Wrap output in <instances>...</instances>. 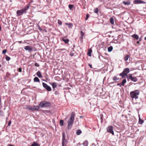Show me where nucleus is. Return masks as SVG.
<instances>
[{"label":"nucleus","mask_w":146,"mask_h":146,"mask_svg":"<svg viewBox=\"0 0 146 146\" xmlns=\"http://www.w3.org/2000/svg\"><path fill=\"white\" fill-rule=\"evenodd\" d=\"M129 72V69L128 68H125L123 72L119 74V76H121L122 78H123Z\"/></svg>","instance_id":"obj_4"},{"label":"nucleus","mask_w":146,"mask_h":146,"mask_svg":"<svg viewBox=\"0 0 146 146\" xmlns=\"http://www.w3.org/2000/svg\"><path fill=\"white\" fill-rule=\"evenodd\" d=\"M134 3L135 4H139L143 3V1L140 0H135L134 1Z\"/></svg>","instance_id":"obj_13"},{"label":"nucleus","mask_w":146,"mask_h":146,"mask_svg":"<svg viewBox=\"0 0 146 146\" xmlns=\"http://www.w3.org/2000/svg\"><path fill=\"white\" fill-rule=\"evenodd\" d=\"M19 42H20V43H21V41H19Z\"/></svg>","instance_id":"obj_50"},{"label":"nucleus","mask_w":146,"mask_h":146,"mask_svg":"<svg viewBox=\"0 0 146 146\" xmlns=\"http://www.w3.org/2000/svg\"><path fill=\"white\" fill-rule=\"evenodd\" d=\"M122 3L124 5H129L131 3V2L129 0H128L127 1H123Z\"/></svg>","instance_id":"obj_11"},{"label":"nucleus","mask_w":146,"mask_h":146,"mask_svg":"<svg viewBox=\"0 0 146 146\" xmlns=\"http://www.w3.org/2000/svg\"><path fill=\"white\" fill-rule=\"evenodd\" d=\"M126 82V80L125 79H123L121 82V84L123 86H124V84Z\"/></svg>","instance_id":"obj_28"},{"label":"nucleus","mask_w":146,"mask_h":146,"mask_svg":"<svg viewBox=\"0 0 146 146\" xmlns=\"http://www.w3.org/2000/svg\"><path fill=\"white\" fill-rule=\"evenodd\" d=\"M63 120H61L60 122V125L62 126L63 125Z\"/></svg>","instance_id":"obj_32"},{"label":"nucleus","mask_w":146,"mask_h":146,"mask_svg":"<svg viewBox=\"0 0 146 146\" xmlns=\"http://www.w3.org/2000/svg\"><path fill=\"white\" fill-rule=\"evenodd\" d=\"M113 49L112 46H110L108 48V51L109 52L111 51Z\"/></svg>","instance_id":"obj_27"},{"label":"nucleus","mask_w":146,"mask_h":146,"mask_svg":"<svg viewBox=\"0 0 146 146\" xmlns=\"http://www.w3.org/2000/svg\"><path fill=\"white\" fill-rule=\"evenodd\" d=\"M110 23H111V24L112 25L114 24V19L112 17H111L110 18Z\"/></svg>","instance_id":"obj_22"},{"label":"nucleus","mask_w":146,"mask_h":146,"mask_svg":"<svg viewBox=\"0 0 146 146\" xmlns=\"http://www.w3.org/2000/svg\"><path fill=\"white\" fill-rule=\"evenodd\" d=\"M119 79V78L116 76H114L113 78V80L114 81L118 80Z\"/></svg>","instance_id":"obj_29"},{"label":"nucleus","mask_w":146,"mask_h":146,"mask_svg":"<svg viewBox=\"0 0 146 146\" xmlns=\"http://www.w3.org/2000/svg\"><path fill=\"white\" fill-rule=\"evenodd\" d=\"M31 146H40V145L36 142H34L31 145Z\"/></svg>","instance_id":"obj_17"},{"label":"nucleus","mask_w":146,"mask_h":146,"mask_svg":"<svg viewBox=\"0 0 146 146\" xmlns=\"http://www.w3.org/2000/svg\"><path fill=\"white\" fill-rule=\"evenodd\" d=\"M24 108L26 109H29L32 111L38 110L39 109V107L38 106H25Z\"/></svg>","instance_id":"obj_3"},{"label":"nucleus","mask_w":146,"mask_h":146,"mask_svg":"<svg viewBox=\"0 0 146 146\" xmlns=\"http://www.w3.org/2000/svg\"><path fill=\"white\" fill-rule=\"evenodd\" d=\"M6 60L7 61H9L10 59V58L7 56H6L5 57Z\"/></svg>","instance_id":"obj_34"},{"label":"nucleus","mask_w":146,"mask_h":146,"mask_svg":"<svg viewBox=\"0 0 146 146\" xmlns=\"http://www.w3.org/2000/svg\"><path fill=\"white\" fill-rule=\"evenodd\" d=\"M130 56V55H125L124 57V60L125 61H127Z\"/></svg>","instance_id":"obj_12"},{"label":"nucleus","mask_w":146,"mask_h":146,"mask_svg":"<svg viewBox=\"0 0 146 146\" xmlns=\"http://www.w3.org/2000/svg\"><path fill=\"white\" fill-rule=\"evenodd\" d=\"M143 121L142 119H141L140 118V116H139V123L140 124H141L143 123Z\"/></svg>","instance_id":"obj_23"},{"label":"nucleus","mask_w":146,"mask_h":146,"mask_svg":"<svg viewBox=\"0 0 146 146\" xmlns=\"http://www.w3.org/2000/svg\"><path fill=\"white\" fill-rule=\"evenodd\" d=\"M99 10L98 8H96L94 10V12L95 13L97 14H98Z\"/></svg>","instance_id":"obj_26"},{"label":"nucleus","mask_w":146,"mask_h":146,"mask_svg":"<svg viewBox=\"0 0 146 146\" xmlns=\"http://www.w3.org/2000/svg\"><path fill=\"white\" fill-rule=\"evenodd\" d=\"M50 103L45 101H43L40 102L39 106L41 108L48 107L50 106Z\"/></svg>","instance_id":"obj_5"},{"label":"nucleus","mask_w":146,"mask_h":146,"mask_svg":"<svg viewBox=\"0 0 146 146\" xmlns=\"http://www.w3.org/2000/svg\"><path fill=\"white\" fill-rule=\"evenodd\" d=\"M145 40H146V37H145L144 38Z\"/></svg>","instance_id":"obj_48"},{"label":"nucleus","mask_w":146,"mask_h":146,"mask_svg":"<svg viewBox=\"0 0 146 146\" xmlns=\"http://www.w3.org/2000/svg\"><path fill=\"white\" fill-rule=\"evenodd\" d=\"M82 132L80 129H78L76 131V134L77 135H80Z\"/></svg>","instance_id":"obj_20"},{"label":"nucleus","mask_w":146,"mask_h":146,"mask_svg":"<svg viewBox=\"0 0 146 146\" xmlns=\"http://www.w3.org/2000/svg\"><path fill=\"white\" fill-rule=\"evenodd\" d=\"M26 8H26L27 9V10L29 8V4L27 5L26 6Z\"/></svg>","instance_id":"obj_40"},{"label":"nucleus","mask_w":146,"mask_h":146,"mask_svg":"<svg viewBox=\"0 0 146 146\" xmlns=\"http://www.w3.org/2000/svg\"><path fill=\"white\" fill-rule=\"evenodd\" d=\"M113 127L111 126H109L106 128V131L107 132L110 133L114 135V132L113 131Z\"/></svg>","instance_id":"obj_7"},{"label":"nucleus","mask_w":146,"mask_h":146,"mask_svg":"<svg viewBox=\"0 0 146 146\" xmlns=\"http://www.w3.org/2000/svg\"><path fill=\"white\" fill-rule=\"evenodd\" d=\"M80 33L81 35V40H82V39H83V37L84 36V35L82 31H81Z\"/></svg>","instance_id":"obj_24"},{"label":"nucleus","mask_w":146,"mask_h":146,"mask_svg":"<svg viewBox=\"0 0 146 146\" xmlns=\"http://www.w3.org/2000/svg\"><path fill=\"white\" fill-rule=\"evenodd\" d=\"M62 146H64V132L62 133Z\"/></svg>","instance_id":"obj_25"},{"label":"nucleus","mask_w":146,"mask_h":146,"mask_svg":"<svg viewBox=\"0 0 146 146\" xmlns=\"http://www.w3.org/2000/svg\"><path fill=\"white\" fill-rule=\"evenodd\" d=\"M58 24L61 25L62 24V22L58 20Z\"/></svg>","instance_id":"obj_36"},{"label":"nucleus","mask_w":146,"mask_h":146,"mask_svg":"<svg viewBox=\"0 0 146 146\" xmlns=\"http://www.w3.org/2000/svg\"><path fill=\"white\" fill-rule=\"evenodd\" d=\"M139 91L137 90L132 91L130 93L131 97L132 99H137L138 98V96L139 94Z\"/></svg>","instance_id":"obj_2"},{"label":"nucleus","mask_w":146,"mask_h":146,"mask_svg":"<svg viewBox=\"0 0 146 146\" xmlns=\"http://www.w3.org/2000/svg\"><path fill=\"white\" fill-rule=\"evenodd\" d=\"M8 146H14L13 145H9Z\"/></svg>","instance_id":"obj_46"},{"label":"nucleus","mask_w":146,"mask_h":146,"mask_svg":"<svg viewBox=\"0 0 146 146\" xmlns=\"http://www.w3.org/2000/svg\"><path fill=\"white\" fill-rule=\"evenodd\" d=\"M18 71L19 72H21L22 71V69H21V68H19V69H18Z\"/></svg>","instance_id":"obj_43"},{"label":"nucleus","mask_w":146,"mask_h":146,"mask_svg":"<svg viewBox=\"0 0 146 146\" xmlns=\"http://www.w3.org/2000/svg\"><path fill=\"white\" fill-rule=\"evenodd\" d=\"M7 51V50L6 49H5V50H3L2 51L3 54H5L6 52Z\"/></svg>","instance_id":"obj_38"},{"label":"nucleus","mask_w":146,"mask_h":146,"mask_svg":"<svg viewBox=\"0 0 146 146\" xmlns=\"http://www.w3.org/2000/svg\"><path fill=\"white\" fill-rule=\"evenodd\" d=\"M89 66H90V67L91 68H92V65H91L90 64H89Z\"/></svg>","instance_id":"obj_44"},{"label":"nucleus","mask_w":146,"mask_h":146,"mask_svg":"<svg viewBox=\"0 0 146 146\" xmlns=\"http://www.w3.org/2000/svg\"><path fill=\"white\" fill-rule=\"evenodd\" d=\"M65 24L68 26L69 28H72L73 27V24L72 23H65Z\"/></svg>","instance_id":"obj_15"},{"label":"nucleus","mask_w":146,"mask_h":146,"mask_svg":"<svg viewBox=\"0 0 146 146\" xmlns=\"http://www.w3.org/2000/svg\"><path fill=\"white\" fill-rule=\"evenodd\" d=\"M92 52V50L90 48L88 50L87 54L88 55L90 56H91V54Z\"/></svg>","instance_id":"obj_14"},{"label":"nucleus","mask_w":146,"mask_h":146,"mask_svg":"<svg viewBox=\"0 0 146 146\" xmlns=\"http://www.w3.org/2000/svg\"><path fill=\"white\" fill-rule=\"evenodd\" d=\"M137 44H139V41H137Z\"/></svg>","instance_id":"obj_47"},{"label":"nucleus","mask_w":146,"mask_h":146,"mask_svg":"<svg viewBox=\"0 0 146 146\" xmlns=\"http://www.w3.org/2000/svg\"><path fill=\"white\" fill-rule=\"evenodd\" d=\"M117 86H121V85L120 84H117Z\"/></svg>","instance_id":"obj_45"},{"label":"nucleus","mask_w":146,"mask_h":146,"mask_svg":"<svg viewBox=\"0 0 146 146\" xmlns=\"http://www.w3.org/2000/svg\"><path fill=\"white\" fill-rule=\"evenodd\" d=\"M75 113L74 112H72L70 119L68 121V129H70L72 126L74 119Z\"/></svg>","instance_id":"obj_1"},{"label":"nucleus","mask_w":146,"mask_h":146,"mask_svg":"<svg viewBox=\"0 0 146 146\" xmlns=\"http://www.w3.org/2000/svg\"><path fill=\"white\" fill-rule=\"evenodd\" d=\"M35 66H37V67H39V65L37 63H36L35 64Z\"/></svg>","instance_id":"obj_42"},{"label":"nucleus","mask_w":146,"mask_h":146,"mask_svg":"<svg viewBox=\"0 0 146 146\" xmlns=\"http://www.w3.org/2000/svg\"><path fill=\"white\" fill-rule=\"evenodd\" d=\"M11 123V121H9L8 122V125L9 126H10V125Z\"/></svg>","instance_id":"obj_41"},{"label":"nucleus","mask_w":146,"mask_h":146,"mask_svg":"<svg viewBox=\"0 0 146 146\" xmlns=\"http://www.w3.org/2000/svg\"><path fill=\"white\" fill-rule=\"evenodd\" d=\"M68 7L70 9H72L74 7V5H69Z\"/></svg>","instance_id":"obj_33"},{"label":"nucleus","mask_w":146,"mask_h":146,"mask_svg":"<svg viewBox=\"0 0 146 146\" xmlns=\"http://www.w3.org/2000/svg\"><path fill=\"white\" fill-rule=\"evenodd\" d=\"M69 41V40L68 39H64V43L66 44H67L68 45L69 44H68V42Z\"/></svg>","instance_id":"obj_30"},{"label":"nucleus","mask_w":146,"mask_h":146,"mask_svg":"<svg viewBox=\"0 0 146 146\" xmlns=\"http://www.w3.org/2000/svg\"><path fill=\"white\" fill-rule=\"evenodd\" d=\"M1 64H0V67H1Z\"/></svg>","instance_id":"obj_51"},{"label":"nucleus","mask_w":146,"mask_h":146,"mask_svg":"<svg viewBox=\"0 0 146 146\" xmlns=\"http://www.w3.org/2000/svg\"><path fill=\"white\" fill-rule=\"evenodd\" d=\"M64 142H65V139L64 140Z\"/></svg>","instance_id":"obj_53"},{"label":"nucleus","mask_w":146,"mask_h":146,"mask_svg":"<svg viewBox=\"0 0 146 146\" xmlns=\"http://www.w3.org/2000/svg\"><path fill=\"white\" fill-rule=\"evenodd\" d=\"M52 88L54 89L55 88L57 87L56 83L55 82H53L52 84Z\"/></svg>","instance_id":"obj_21"},{"label":"nucleus","mask_w":146,"mask_h":146,"mask_svg":"<svg viewBox=\"0 0 146 146\" xmlns=\"http://www.w3.org/2000/svg\"><path fill=\"white\" fill-rule=\"evenodd\" d=\"M88 143V141H85L83 142V144L84 146H87Z\"/></svg>","instance_id":"obj_31"},{"label":"nucleus","mask_w":146,"mask_h":146,"mask_svg":"<svg viewBox=\"0 0 146 146\" xmlns=\"http://www.w3.org/2000/svg\"><path fill=\"white\" fill-rule=\"evenodd\" d=\"M4 115L3 112L2 111H0V115L3 116Z\"/></svg>","instance_id":"obj_35"},{"label":"nucleus","mask_w":146,"mask_h":146,"mask_svg":"<svg viewBox=\"0 0 146 146\" xmlns=\"http://www.w3.org/2000/svg\"><path fill=\"white\" fill-rule=\"evenodd\" d=\"M132 37L135 38L137 39H138L139 38L138 36L135 34L133 35L132 36Z\"/></svg>","instance_id":"obj_19"},{"label":"nucleus","mask_w":146,"mask_h":146,"mask_svg":"<svg viewBox=\"0 0 146 146\" xmlns=\"http://www.w3.org/2000/svg\"><path fill=\"white\" fill-rule=\"evenodd\" d=\"M42 86L43 87L46 89L47 91H50L51 90V88L50 87L48 86L45 83H42Z\"/></svg>","instance_id":"obj_9"},{"label":"nucleus","mask_w":146,"mask_h":146,"mask_svg":"<svg viewBox=\"0 0 146 146\" xmlns=\"http://www.w3.org/2000/svg\"><path fill=\"white\" fill-rule=\"evenodd\" d=\"M34 81L35 82H40V80L37 77H35L34 79Z\"/></svg>","instance_id":"obj_18"},{"label":"nucleus","mask_w":146,"mask_h":146,"mask_svg":"<svg viewBox=\"0 0 146 146\" xmlns=\"http://www.w3.org/2000/svg\"><path fill=\"white\" fill-rule=\"evenodd\" d=\"M74 54V53H73V52H70V55L71 56H73Z\"/></svg>","instance_id":"obj_39"},{"label":"nucleus","mask_w":146,"mask_h":146,"mask_svg":"<svg viewBox=\"0 0 146 146\" xmlns=\"http://www.w3.org/2000/svg\"><path fill=\"white\" fill-rule=\"evenodd\" d=\"M1 41V39H0V41Z\"/></svg>","instance_id":"obj_52"},{"label":"nucleus","mask_w":146,"mask_h":146,"mask_svg":"<svg viewBox=\"0 0 146 146\" xmlns=\"http://www.w3.org/2000/svg\"><path fill=\"white\" fill-rule=\"evenodd\" d=\"M27 10L26 8L20 10H17V16H19L22 15L23 14L24 12Z\"/></svg>","instance_id":"obj_6"},{"label":"nucleus","mask_w":146,"mask_h":146,"mask_svg":"<svg viewBox=\"0 0 146 146\" xmlns=\"http://www.w3.org/2000/svg\"><path fill=\"white\" fill-rule=\"evenodd\" d=\"M36 75L38 76L39 78H42V75L41 74V73L40 71H38L36 73Z\"/></svg>","instance_id":"obj_16"},{"label":"nucleus","mask_w":146,"mask_h":146,"mask_svg":"<svg viewBox=\"0 0 146 146\" xmlns=\"http://www.w3.org/2000/svg\"><path fill=\"white\" fill-rule=\"evenodd\" d=\"M89 17V15L88 14H87L86 15V16L85 20H87L88 19Z\"/></svg>","instance_id":"obj_37"},{"label":"nucleus","mask_w":146,"mask_h":146,"mask_svg":"<svg viewBox=\"0 0 146 146\" xmlns=\"http://www.w3.org/2000/svg\"><path fill=\"white\" fill-rule=\"evenodd\" d=\"M62 40L63 41H64V38H62Z\"/></svg>","instance_id":"obj_49"},{"label":"nucleus","mask_w":146,"mask_h":146,"mask_svg":"<svg viewBox=\"0 0 146 146\" xmlns=\"http://www.w3.org/2000/svg\"><path fill=\"white\" fill-rule=\"evenodd\" d=\"M128 76H129L127 77V78H129L132 81L135 82L137 81L138 79L137 78L133 76L131 74H129Z\"/></svg>","instance_id":"obj_8"},{"label":"nucleus","mask_w":146,"mask_h":146,"mask_svg":"<svg viewBox=\"0 0 146 146\" xmlns=\"http://www.w3.org/2000/svg\"><path fill=\"white\" fill-rule=\"evenodd\" d=\"M24 49L28 51L29 52L32 51V48L29 46H25L24 47Z\"/></svg>","instance_id":"obj_10"}]
</instances>
